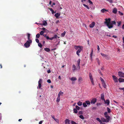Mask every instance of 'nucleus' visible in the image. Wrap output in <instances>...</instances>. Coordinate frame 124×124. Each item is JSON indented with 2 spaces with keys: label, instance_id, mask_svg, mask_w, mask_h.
<instances>
[{
  "label": "nucleus",
  "instance_id": "obj_64",
  "mask_svg": "<svg viewBox=\"0 0 124 124\" xmlns=\"http://www.w3.org/2000/svg\"><path fill=\"white\" fill-rule=\"evenodd\" d=\"M122 29L123 30L124 29V24L122 25Z\"/></svg>",
  "mask_w": 124,
  "mask_h": 124
},
{
  "label": "nucleus",
  "instance_id": "obj_23",
  "mask_svg": "<svg viewBox=\"0 0 124 124\" xmlns=\"http://www.w3.org/2000/svg\"><path fill=\"white\" fill-rule=\"evenodd\" d=\"M101 11L102 12L104 13L105 11H108V10L105 9L103 8L101 10Z\"/></svg>",
  "mask_w": 124,
  "mask_h": 124
},
{
  "label": "nucleus",
  "instance_id": "obj_40",
  "mask_svg": "<svg viewBox=\"0 0 124 124\" xmlns=\"http://www.w3.org/2000/svg\"><path fill=\"white\" fill-rule=\"evenodd\" d=\"M63 93L61 91H60L58 95H59L60 96V95H62L63 94Z\"/></svg>",
  "mask_w": 124,
  "mask_h": 124
},
{
  "label": "nucleus",
  "instance_id": "obj_13",
  "mask_svg": "<svg viewBox=\"0 0 124 124\" xmlns=\"http://www.w3.org/2000/svg\"><path fill=\"white\" fill-rule=\"evenodd\" d=\"M112 12L115 14H116L117 13V9L116 8H115L113 9Z\"/></svg>",
  "mask_w": 124,
  "mask_h": 124
},
{
  "label": "nucleus",
  "instance_id": "obj_26",
  "mask_svg": "<svg viewBox=\"0 0 124 124\" xmlns=\"http://www.w3.org/2000/svg\"><path fill=\"white\" fill-rule=\"evenodd\" d=\"M66 32L65 31H64L63 33H62L61 34V36L62 37H64L65 34Z\"/></svg>",
  "mask_w": 124,
  "mask_h": 124
},
{
  "label": "nucleus",
  "instance_id": "obj_22",
  "mask_svg": "<svg viewBox=\"0 0 124 124\" xmlns=\"http://www.w3.org/2000/svg\"><path fill=\"white\" fill-rule=\"evenodd\" d=\"M118 80L120 82H124V79L120 78Z\"/></svg>",
  "mask_w": 124,
  "mask_h": 124
},
{
  "label": "nucleus",
  "instance_id": "obj_59",
  "mask_svg": "<svg viewBox=\"0 0 124 124\" xmlns=\"http://www.w3.org/2000/svg\"><path fill=\"white\" fill-rule=\"evenodd\" d=\"M97 49H98V51H99L100 50V48H99V45H98L97 46Z\"/></svg>",
  "mask_w": 124,
  "mask_h": 124
},
{
  "label": "nucleus",
  "instance_id": "obj_3",
  "mask_svg": "<svg viewBox=\"0 0 124 124\" xmlns=\"http://www.w3.org/2000/svg\"><path fill=\"white\" fill-rule=\"evenodd\" d=\"M32 42L31 40H27L26 42L24 44V46H25V47L28 48L30 46V44Z\"/></svg>",
  "mask_w": 124,
  "mask_h": 124
},
{
  "label": "nucleus",
  "instance_id": "obj_12",
  "mask_svg": "<svg viewBox=\"0 0 124 124\" xmlns=\"http://www.w3.org/2000/svg\"><path fill=\"white\" fill-rule=\"evenodd\" d=\"M104 101L105 103L106 104H107L108 105L109 104L110 101L109 100H104Z\"/></svg>",
  "mask_w": 124,
  "mask_h": 124
},
{
  "label": "nucleus",
  "instance_id": "obj_35",
  "mask_svg": "<svg viewBox=\"0 0 124 124\" xmlns=\"http://www.w3.org/2000/svg\"><path fill=\"white\" fill-rule=\"evenodd\" d=\"M83 5L85 7H86L87 9H89V8L87 5H86L85 4H83Z\"/></svg>",
  "mask_w": 124,
  "mask_h": 124
},
{
  "label": "nucleus",
  "instance_id": "obj_21",
  "mask_svg": "<svg viewBox=\"0 0 124 124\" xmlns=\"http://www.w3.org/2000/svg\"><path fill=\"white\" fill-rule=\"evenodd\" d=\"M101 99L103 100H104V95L103 93H102L101 94Z\"/></svg>",
  "mask_w": 124,
  "mask_h": 124
},
{
  "label": "nucleus",
  "instance_id": "obj_14",
  "mask_svg": "<svg viewBox=\"0 0 124 124\" xmlns=\"http://www.w3.org/2000/svg\"><path fill=\"white\" fill-rule=\"evenodd\" d=\"M70 79L72 81H74L77 80V79L75 77H72V78H70Z\"/></svg>",
  "mask_w": 124,
  "mask_h": 124
},
{
  "label": "nucleus",
  "instance_id": "obj_36",
  "mask_svg": "<svg viewBox=\"0 0 124 124\" xmlns=\"http://www.w3.org/2000/svg\"><path fill=\"white\" fill-rule=\"evenodd\" d=\"M73 111L75 113H78V111L75 108L73 109Z\"/></svg>",
  "mask_w": 124,
  "mask_h": 124
},
{
  "label": "nucleus",
  "instance_id": "obj_63",
  "mask_svg": "<svg viewBox=\"0 0 124 124\" xmlns=\"http://www.w3.org/2000/svg\"><path fill=\"white\" fill-rule=\"evenodd\" d=\"M112 37L116 38H117V37L116 36L114 35Z\"/></svg>",
  "mask_w": 124,
  "mask_h": 124
},
{
  "label": "nucleus",
  "instance_id": "obj_45",
  "mask_svg": "<svg viewBox=\"0 0 124 124\" xmlns=\"http://www.w3.org/2000/svg\"><path fill=\"white\" fill-rule=\"evenodd\" d=\"M76 109L77 110H79L80 108L78 107V106H76Z\"/></svg>",
  "mask_w": 124,
  "mask_h": 124
},
{
  "label": "nucleus",
  "instance_id": "obj_58",
  "mask_svg": "<svg viewBox=\"0 0 124 124\" xmlns=\"http://www.w3.org/2000/svg\"><path fill=\"white\" fill-rule=\"evenodd\" d=\"M119 13L121 15H123V14L121 12L119 11Z\"/></svg>",
  "mask_w": 124,
  "mask_h": 124
},
{
  "label": "nucleus",
  "instance_id": "obj_4",
  "mask_svg": "<svg viewBox=\"0 0 124 124\" xmlns=\"http://www.w3.org/2000/svg\"><path fill=\"white\" fill-rule=\"evenodd\" d=\"M90 104V102L89 101H86L85 102L83 103V105L84 107H85L87 106V105L89 106Z\"/></svg>",
  "mask_w": 124,
  "mask_h": 124
},
{
  "label": "nucleus",
  "instance_id": "obj_47",
  "mask_svg": "<svg viewBox=\"0 0 124 124\" xmlns=\"http://www.w3.org/2000/svg\"><path fill=\"white\" fill-rule=\"evenodd\" d=\"M100 79L101 80L102 82V83L104 82V80L103 79V78H102L100 77Z\"/></svg>",
  "mask_w": 124,
  "mask_h": 124
},
{
  "label": "nucleus",
  "instance_id": "obj_57",
  "mask_svg": "<svg viewBox=\"0 0 124 124\" xmlns=\"http://www.w3.org/2000/svg\"><path fill=\"white\" fill-rule=\"evenodd\" d=\"M108 1L110 3H111L113 2V1L112 0H108Z\"/></svg>",
  "mask_w": 124,
  "mask_h": 124
},
{
  "label": "nucleus",
  "instance_id": "obj_54",
  "mask_svg": "<svg viewBox=\"0 0 124 124\" xmlns=\"http://www.w3.org/2000/svg\"><path fill=\"white\" fill-rule=\"evenodd\" d=\"M88 0L89 2L91 4H93V2L90 0Z\"/></svg>",
  "mask_w": 124,
  "mask_h": 124
},
{
  "label": "nucleus",
  "instance_id": "obj_9",
  "mask_svg": "<svg viewBox=\"0 0 124 124\" xmlns=\"http://www.w3.org/2000/svg\"><path fill=\"white\" fill-rule=\"evenodd\" d=\"M95 23L94 22H93L92 23L90 24L89 25V27L90 28H93L95 26Z\"/></svg>",
  "mask_w": 124,
  "mask_h": 124
},
{
  "label": "nucleus",
  "instance_id": "obj_8",
  "mask_svg": "<svg viewBox=\"0 0 124 124\" xmlns=\"http://www.w3.org/2000/svg\"><path fill=\"white\" fill-rule=\"evenodd\" d=\"M80 61H81V60H80V59H78V60L77 61V67H78V69H80V68L79 65H80Z\"/></svg>",
  "mask_w": 124,
  "mask_h": 124
},
{
  "label": "nucleus",
  "instance_id": "obj_24",
  "mask_svg": "<svg viewBox=\"0 0 124 124\" xmlns=\"http://www.w3.org/2000/svg\"><path fill=\"white\" fill-rule=\"evenodd\" d=\"M83 81L82 78L81 77H79L78 79V81L79 82H81V81Z\"/></svg>",
  "mask_w": 124,
  "mask_h": 124
},
{
  "label": "nucleus",
  "instance_id": "obj_52",
  "mask_svg": "<svg viewBox=\"0 0 124 124\" xmlns=\"http://www.w3.org/2000/svg\"><path fill=\"white\" fill-rule=\"evenodd\" d=\"M41 29L43 30V31H44L45 30H47L44 27L43 28H42Z\"/></svg>",
  "mask_w": 124,
  "mask_h": 124
},
{
  "label": "nucleus",
  "instance_id": "obj_49",
  "mask_svg": "<svg viewBox=\"0 0 124 124\" xmlns=\"http://www.w3.org/2000/svg\"><path fill=\"white\" fill-rule=\"evenodd\" d=\"M35 40L37 43H39V40L38 39H36Z\"/></svg>",
  "mask_w": 124,
  "mask_h": 124
},
{
  "label": "nucleus",
  "instance_id": "obj_7",
  "mask_svg": "<svg viewBox=\"0 0 124 124\" xmlns=\"http://www.w3.org/2000/svg\"><path fill=\"white\" fill-rule=\"evenodd\" d=\"M112 77L115 82L116 83L118 82V79L115 76L112 75Z\"/></svg>",
  "mask_w": 124,
  "mask_h": 124
},
{
  "label": "nucleus",
  "instance_id": "obj_17",
  "mask_svg": "<svg viewBox=\"0 0 124 124\" xmlns=\"http://www.w3.org/2000/svg\"><path fill=\"white\" fill-rule=\"evenodd\" d=\"M60 14L57 13L55 14V16L57 18H58L59 16H60Z\"/></svg>",
  "mask_w": 124,
  "mask_h": 124
},
{
  "label": "nucleus",
  "instance_id": "obj_6",
  "mask_svg": "<svg viewBox=\"0 0 124 124\" xmlns=\"http://www.w3.org/2000/svg\"><path fill=\"white\" fill-rule=\"evenodd\" d=\"M118 76L120 77L124 78V73L122 72L119 71L118 73Z\"/></svg>",
  "mask_w": 124,
  "mask_h": 124
},
{
  "label": "nucleus",
  "instance_id": "obj_19",
  "mask_svg": "<svg viewBox=\"0 0 124 124\" xmlns=\"http://www.w3.org/2000/svg\"><path fill=\"white\" fill-rule=\"evenodd\" d=\"M93 53V48H92L91 52V53L90 54V57L91 58V59H92Z\"/></svg>",
  "mask_w": 124,
  "mask_h": 124
},
{
  "label": "nucleus",
  "instance_id": "obj_53",
  "mask_svg": "<svg viewBox=\"0 0 124 124\" xmlns=\"http://www.w3.org/2000/svg\"><path fill=\"white\" fill-rule=\"evenodd\" d=\"M47 82L49 83H51V81L50 79H48L47 81Z\"/></svg>",
  "mask_w": 124,
  "mask_h": 124
},
{
  "label": "nucleus",
  "instance_id": "obj_38",
  "mask_svg": "<svg viewBox=\"0 0 124 124\" xmlns=\"http://www.w3.org/2000/svg\"><path fill=\"white\" fill-rule=\"evenodd\" d=\"M42 82V79H40L38 81V84H41Z\"/></svg>",
  "mask_w": 124,
  "mask_h": 124
},
{
  "label": "nucleus",
  "instance_id": "obj_37",
  "mask_svg": "<svg viewBox=\"0 0 124 124\" xmlns=\"http://www.w3.org/2000/svg\"><path fill=\"white\" fill-rule=\"evenodd\" d=\"M79 117L80 118H81V119H84V117L82 115H80Z\"/></svg>",
  "mask_w": 124,
  "mask_h": 124
},
{
  "label": "nucleus",
  "instance_id": "obj_11",
  "mask_svg": "<svg viewBox=\"0 0 124 124\" xmlns=\"http://www.w3.org/2000/svg\"><path fill=\"white\" fill-rule=\"evenodd\" d=\"M104 115L105 117L107 118H108L109 119H110V116H107L108 115V113L107 112H106L104 113Z\"/></svg>",
  "mask_w": 124,
  "mask_h": 124
},
{
  "label": "nucleus",
  "instance_id": "obj_42",
  "mask_svg": "<svg viewBox=\"0 0 124 124\" xmlns=\"http://www.w3.org/2000/svg\"><path fill=\"white\" fill-rule=\"evenodd\" d=\"M107 111H108V112L109 113H110L111 112V110H110V109L108 107H107Z\"/></svg>",
  "mask_w": 124,
  "mask_h": 124
},
{
  "label": "nucleus",
  "instance_id": "obj_5",
  "mask_svg": "<svg viewBox=\"0 0 124 124\" xmlns=\"http://www.w3.org/2000/svg\"><path fill=\"white\" fill-rule=\"evenodd\" d=\"M101 119L103 122H105L106 123L108 122L110 119H109L108 118H107L106 119L102 117L101 118Z\"/></svg>",
  "mask_w": 124,
  "mask_h": 124
},
{
  "label": "nucleus",
  "instance_id": "obj_41",
  "mask_svg": "<svg viewBox=\"0 0 124 124\" xmlns=\"http://www.w3.org/2000/svg\"><path fill=\"white\" fill-rule=\"evenodd\" d=\"M40 34L39 33H38L36 36V37L37 38H39L40 37Z\"/></svg>",
  "mask_w": 124,
  "mask_h": 124
},
{
  "label": "nucleus",
  "instance_id": "obj_48",
  "mask_svg": "<svg viewBox=\"0 0 124 124\" xmlns=\"http://www.w3.org/2000/svg\"><path fill=\"white\" fill-rule=\"evenodd\" d=\"M91 83H92V85H94V82L93 79L91 80Z\"/></svg>",
  "mask_w": 124,
  "mask_h": 124
},
{
  "label": "nucleus",
  "instance_id": "obj_30",
  "mask_svg": "<svg viewBox=\"0 0 124 124\" xmlns=\"http://www.w3.org/2000/svg\"><path fill=\"white\" fill-rule=\"evenodd\" d=\"M96 119L101 123H102L100 119L99 118L97 117L96 118Z\"/></svg>",
  "mask_w": 124,
  "mask_h": 124
},
{
  "label": "nucleus",
  "instance_id": "obj_55",
  "mask_svg": "<svg viewBox=\"0 0 124 124\" xmlns=\"http://www.w3.org/2000/svg\"><path fill=\"white\" fill-rule=\"evenodd\" d=\"M98 72H99V73L101 75H102V74L101 73V71L100 70H98Z\"/></svg>",
  "mask_w": 124,
  "mask_h": 124
},
{
  "label": "nucleus",
  "instance_id": "obj_62",
  "mask_svg": "<svg viewBox=\"0 0 124 124\" xmlns=\"http://www.w3.org/2000/svg\"><path fill=\"white\" fill-rule=\"evenodd\" d=\"M96 107H93L92 108V110H95V109H96Z\"/></svg>",
  "mask_w": 124,
  "mask_h": 124
},
{
  "label": "nucleus",
  "instance_id": "obj_60",
  "mask_svg": "<svg viewBox=\"0 0 124 124\" xmlns=\"http://www.w3.org/2000/svg\"><path fill=\"white\" fill-rule=\"evenodd\" d=\"M42 121H40L39 123V124H41L42 123Z\"/></svg>",
  "mask_w": 124,
  "mask_h": 124
},
{
  "label": "nucleus",
  "instance_id": "obj_39",
  "mask_svg": "<svg viewBox=\"0 0 124 124\" xmlns=\"http://www.w3.org/2000/svg\"><path fill=\"white\" fill-rule=\"evenodd\" d=\"M54 39H55L57 38V37L59 38V37L57 35H55L53 37Z\"/></svg>",
  "mask_w": 124,
  "mask_h": 124
},
{
  "label": "nucleus",
  "instance_id": "obj_31",
  "mask_svg": "<svg viewBox=\"0 0 124 124\" xmlns=\"http://www.w3.org/2000/svg\"><path fill=\"white\" fill-rule=\"evenodd\" d=\"M78 106H81L82 105V103L81 102H80V101H79L78 103Z\"/></svg>",
  "mask_w": 124,
  "mask_h": 124
},
{
  "label": "nucleus",
  "instance_id": "obj_18",
  "mask_svg": "<svg viewBox=\"0 0 124 124\" xmlns=\"http://www.w3.org/2000/svg\"><path fill=\"white\" fill-rule=\"evenodd\" d=\"M89 77L90 78V80H93L92 76L91 73H89Z\"/></svg>",
  "mask_w": 124,
  "mask_h": 124
},
{
  "label": "nucleus",
  "instance_id": "obj_29",
  "mask_svg": "<svg viewBox=\"0 0 124 124\" xmlns=\"http://www.w3.org/2000/svg\"><path fill=\"white\" fill-rule=\"evenodd\" d=\"M45 50L47 52H49L50 51V49L48 48H45Z\"/></svg>",
  "mask_w": 124,
  "mask_h": 124
},
{
  "label": "nucleus",
  "instance_id": "obj_56",
  "mask_svg": "<svg viewBox=\"0 0 124 124\" xmlns=\"http://www.w3.org/2000/svg\"><path fill=\"white\" fill-rule=\"evenodd\" d=\"M119 89L120 90H123L124 91V87L123 88H119Z\"/></svg>",
  "mask_w": 124,
  "mask_h": 124
},
{
  "label": "nucleus",
  "instance_id": "obj_16",
  "mask_svg": "<svg viewBox=\"0 0 124 124\" xmlns=\"http://www.w3.org/2000/svg\"><path fill=\"white\" fill-rule=\"evenodd\" d=\"M60 96L59 95H58V96L57 98L56 101L57 102H58L60 101Z\"/></svg>",
  "mask_w": 124,
  "mask_h": 124
},
{
  "label": "nucleus",
  "instance_id": "obj_15",
  "mask_svg": "<svg viewBox=\"0 0 124 124\" xmlns=\"http://www.w3.org/2000/svg\"><path fill=\"white\" fill-rule=\"evenodd\" d=\"M40 24L41 25H46L47 24V23L46 21H44L43 22L42 24Z\"/></svg>",
  "mask_w": 124,
  "mask_h": 124
},
{
  "label": "nucleus",
  "instance_id": "obj_27",
  "mask_svg": "<svg viewBox=\"0 0 124 124\" xmlns=\"http://www.w3.org/2000/svg\"><path fill=\"white\" fill-rule=\"evenodd\" d=\"M70 121V120L68 119H66L65 121V124H66L68 123H69V122Z\"/></svg>",
  "mask_w": 124,
  "mask_h": 124
},
{
  "label": "nucleus",
  "instance_id": "obj_33",
  "mask_svg": "<svg viewBox=\"0 0 124 124\" xmlns=\"http://www.w3.org/2000/svg\"><path fill=\"white\" fill-rule=\"evenodd\" d=\"M38 46L41 48H42V45L40 43H38Z\"/></svg>",
  "mask_w": 124,
  "mask_h": 124
},
{
  "label": "nucleus",
  "instance_id": "obj_34",
  "mask_svg": "<svg viewBox=\"0 0 124 124\" xmlns=\"http://www.w3.org/2000/svg\"><path fill=\"white\" fill-rule=\"evenodd\" d=\"M44 32L45 31H41L40 32V35H43Z\"/></svg>",
  "mask_w": 124,
  "mask_h": 124
},
{
  "label": "nucleus",
  "instance_id": "obj_44",
  "mask_svg": "<svg viewBox=\"0 0 124 124\" xmlns=\"http://www.w3.org/2000/svg\"><path fill=\"white\" fill-rule=\"evenodd\" d=\"M39 84V85H38V87H39V88L40 89V88H41V84Z\"/></svg>",
  "mask_w": 124,
  "mask_h": 124
},
{
  "label": "nucleus",
  "instance_id": "obj_61",
  "mask_svg": "<svg viewBox=\"0 0 124 124\" xmlns=\"http://www.w3.org/2000/svg\"><path fill=\"white\" fill-rule=\"evenodd\" d=\"M47 72L48 73H49L51 72V71L50 70H48L47 71Z\"/></svg>",
  "mask_w": 124,
  "mask_h": 124
},
{
  "label": "nucleus",
  "instance_id": "obj_2",
  "mask_svg": "<svg viewBox=\"0 0 124 124\" xmlns=\"http://www.w3.org/2000/svg\"><path fill=\"white\" fill-rule=\"evenodd\" d=\"M74 48L76 50H77L76 52V54L78 56H79V53L83 49V47L80 46H74Z\"/></svg>",
  "mask_w": 124,
  "mask_h": 124
},
{
  "label": "nucleus",
  "instance_id": "obj_25",
  "mask_svg": "<svg viewBox=\"0 0 124 124\" xmlns=\"http://www.w3.org/2000/svg\"><path fill=\"white\" fill-rule=\"evenodd\" d=\"M102 84L104 88H106V85L105 82H103L102 83Z\"/></svg>",
  "mask_w": 124,
  "mask_h": 124
},
{
  "label": "nucleus",
  "instance_id": "obj_28",
  "mask_svg": "<svg viewBox=\"0 0 124 124\" xmlns=\"http://www.w3.org/2000/svg\"><path fill=\"white\" fill-rule=\"evenodd\" d=\"M48 8L52 12V13L53 14L55 13V12H54V10L52 9V8Z\"/></svg>",
  "mask_w": 124,
  "mask_h": 124
},
{
  "label": "nucleus",
  "instance_id": "obj_46",
  "mask_svg": "<svg viewBox=\"0 0 124 124\" xmlns=\"http://www.w3.org/2000/svg\"><path fill=\"white\" fill-rule=\"evenodd\" d=\"M71 123L72 124H77V123H76L75 122L72 121L71 122Z\"/></svg>",
  "mask_w": 124,
  "mask_h": 124
},
{
  "label": "nucleus",
  "instance_id": "obj_32",
  "mask_svg": "<svg viewBox=\"0 0 124 124\" xmlns=\"http://www.w3.org/2000/svg\"><path fill=\"white\" fill-rule=\"evenodd\" d=\"M101 54L102 56L104 57H106L107 56V55L104 54L103 53H101Z\"/></svg>",
  "mask_w": 124,
  "mask_h": 124
},
{
  "label": "nucleus",
  "instance_id": "obj_1",
  "mask_svg": "<svg viewBox=\"0 0 124 124\" xmlns=\"http://www.w3.org/2000/svg\"><path fill=\"white\" fill-rule=\"evenodd\" d=\"M111 19L108 18V19H105L106 21L104 22L105 24H106L107 26L109 29H110L113 27V24L115 25L116 22L115 21H113L111 22Z\"/></svg>",
  "mask_w": 124,
  "mask_h": 124
},
{
  "label": "nucleus",
  "instance_id": "obj_50",
  "mask_svg": "<svg viewBox=\"0 0 124 124\" xmlns=\"http://www.w3.org/2000/svg\"><path fill=\"white\" fill-rule=\"evenodd\" d=\"M101 103H97L96 104V105L97 106H98L99 105H101Z\"/></svg>",
  "mask_w": 124,
  "mask_h": 124
},
{
  "label": "nucleus",
  "instance_id": "obj_20",
  "mask_svg": "<svg viewBox=\"0 0 124 124\" xmlns=\"http://www.w3.org/2000/svg\"><path fill=\"white\" fill-rule=\"evenodd\" d=\"M72 70L74 71L76 70V66L74 65H73L72 66Z\"/></svg>",
  "mask_w": 124,
  "mask_h": 124
},
{
  "label": "nucleus",
  "instance_id": "obj_43",
  "mask_svg": "<svg viewBox=\"0 0 124 124\" xmlns=\"http://www.w3.org/2000/svg\"><path fill=\"white\" fill-rule=\"evenodd\" d=\"M118 25L117 26H119L121 24V22L119 21L117 22Z\"/></svg>",
  "mask_w": 124,
  "mask_h": 124
},
{
  "label": "nucleus",
  "instance_id": "obj_51",
  "mask_svg": "<svg viewBox=\"0 0 124 124\" xmlns=\"http://www.w3.org/2000/svg\"><path fill=\"white\" fill-rule=\"evenodd\" d=\"M54 120L57 122L58 123L59 122V120L57 119H54Z\"/></svg>",
  "mask_w": 124,
  "mask_h": 124
},
{
  "label": "nucleus",
  "instance_id": "obj_10",
  "mask_svg": "<svg viewBox=\"0 0 124 124\" xmlns=\"http://www.w3.org/2000/svg\"><path fill=\"white\" fill-rule=\"evenodd\" d=\"M96 101V99L95 98H93L92 99L91 102V104H94Z\"/></svg>",
  "mask_w": 124,
  "mask_h": 124
}]
</instances>
